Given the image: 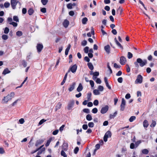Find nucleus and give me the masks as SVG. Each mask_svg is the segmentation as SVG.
I'll return each mask as SVG.
<instances>
[{"mask_svg":"<svg viewBox=\"0 0 157 157\" xmlns=\"http://www.w3.org/2000/svg\"><path fill=\"white\" fill-rule=\"evenodd\" d=\"M2 39L4 40H6L8 39V36L6 35H3L2 36Z\"/></svg>","mask_w":157,"mask_h":157,"instance_id":"obj_59","label":"nucleus"},{"mask_svg":"<svg viewBox=\"0 0 157 157\" xmlns=\"http://www.w3.org/2000/svg\"><path fill=\"white\" fill-rule=\"evenodd\" d=\"M48 2V0H41V2L44 5H46Z\"/></svg>","mask_w":157,"mask_h":157,"instance_id":"obj_37","label":"nucleus"},{"mask_svg":"<svg viewBox=\"0 0 157 157\" xmlns=\"http://www.w3.org/2000/svg\"><path fill=\"white\" fill-rule=\"evenodd\" d=\"M71 48L70 44H69L68 47L66 48L65 51V55L67 56L68 55V52Z\"/></svg>","mask_w":157,"mask_h":157,"instance_id":"obj_22","label":"nucleus"},{"mask_svg":"<svg viewBox=\"0 0 157 157\" xmlns=\"http://www.w3.org/2000/svg\"><path fill=\"white\" fill-rule=\"evenodd\" d=\"M88 126L89 127L93 128L94 127V124L93 122H90L89 123Z\"/></svg>","mask_w":157,"mask_h":157,"instance_id":"obj_43","label":"nucleus"},{"mask_svg":"<svg viewBox=\"0 0 157 157\" xmlns=\"http://www.w3.org/2000/svg\"><path fill=\"white\" fill-rule=\"evenodd\" d=\"M19 122L21 124H23L25 122L24 119L23 118H21L19 120Z\"/></svg>","mask_w":157,"mask_h":157,"instance_id":"obj_61","label":"nucleus"},{"mask_svg":"<svg viewBox=\"0 0 157 157\" xmlns=\"http://www.w3.org/2000/svg\"><path fill=\"white\" fill-rule=\"evenodd\" d=\"M114 67L116 68H119L121 67V66L115 63L114 64Z\"/></svg>","mask_w":157,"mask_h":157,"instance_id":"obj_58","label":"nucleus"},{"mask_svg":"<svg viewBox=\"0 0 157 157\" xmlns=\"http://www.w3.org/2000/svg\"><path fill=\"white\" fill-rule=\"evenodd\" d=\"M22 64L24 67H26L27 66V62L25 60H23L22 61Z\"/></svg>","mask_w":157,"mask_h":157,"instance_id":"obj_49","label":"nucleus"},{"mask_svg":"<svg viewBox=\"0 0 157 157\" xmlns=\"http://www.w3.org/2000/svg\"><path fill=\"white\" fill-rule=\"evenodd\" d=\"M36 48L37 52L40 53L43 49V46L42 44L39 43L37 44Z\"/></svg>","mask_w":157,"mask_h":157,"instance_id":"obj_7","label":"nucleus"},{"mask_svg":"<svg viewBox=\"0 0 157 157\" xmlns=\"http://www.w3.org/2000/svg\"><path fill=\"white\" fill-rule=\"evenodd\" d=\"M89 49L88 47H86L84 49V52L86 53H87L89 52Z\"/></svg>","mask_w":157,"mask_h":157,"instance_id":"obj_40","label":"nucleus"},{"mask_svg":"<svg viewBox=\"0 0 157 157\" xmlns=\"http://www.w3.org/2000/svg\"><path fill=\"white\" fill-rule=\"evenodd\" d=\"M136 117L135 116H131L129 119V121L130 122H132L133 121L135 120Z\"/></svg>","mask_w":157,"mask_h":157,"instance_id":"obj_34","label":"nucleus"},{"mask_svg":"<svg viewBox=\"0 0 157 157\" xmlns=\"http://www.w3.org/2000/svg\"><path fill=\"white\" fill-rule=\"evenodd\" d=\"M68 145H64L63 146L62 149L64 151H67L68 150Z\"/></svg>","mask_w":157,"mask_h":157,"instance_id":"obj_35","label":"nucleus"},{"mask_svg":"<svg viewBox=\"0 0 157 157\" xmlns=\"http://www.w3.org/2000/svg\"><path fill=\"white\" fill-rule=\"evenodd\" d=\"M62 105V104L60 102H58L55 106V111L56 112L58 110L60 109Z\"/></svg>","mask_w":157,"mask_h":157,"instance_id":"obj_12","label":"nucleus"},{"mask_svg":"<svg viewBox=\"0 0 157 157\" xmlns=\"http://www.w3.org/2000/svg\"><path fill=\"white\" fill-rule=\"evenodd\" d=\"M18 1L17 0H11V4L12 8L14 9L17 4Z\"/></svg>","mask_w":157,"mask_h":157,"instance_id":"obj_8","label":"nucleus"},{"mask_svg":"<svg viewBox=\"0 0 157 157\" xmlns=\"http://www.w3.org/2000/svg\"><path fill=\"white\" fill-rule=\"evenodd\" d=\"M28 13L30 15H31L33 14L34 12V10L32 8L29 9L28 10Z\"/></svg>","mask_w":157,"mask_h":157,"instance_id":"obj_26","label":"nucleus"},{"mask_svg":"<svg viewBox=\"0 0 157 157\" xmlns=\"http://www.w3.org/2000/svg\"><path fill=\"white\" fill-rule=\"evenodd\" d=\"M69 24V21L67 19L65 20L63 23V25L65 28H67Z\"/></svg>","mask_w":157,"mask_h":157,"instance_id":"obj_11","label":"nucleus"},{"mask_svg":"<svg viewBox=\"0 0 157 157\" xmlns=\"http://www.w3.org/2000/svg\"><path fill=\"white\" fill-rule=\"evenodd\" d=\"M99 72L98 71H95L93 73V75L94 76L97 77L99 75Z\"/></svg>","mask_w":157,"mask_h":157,"instance_id":"obj_52","label":"nucleus"},{"mask_svg":"<svg viewBox=\"0 0 157 157\" xmlns=\"http://www.w3.org/2000/svg\"><path fill=\"white\" fill-rule=\"evenodd\" d=\"M27 79H28V77H26L25 78V79L24 80L23 82H22V83L21 84V85L20 86H18L17 87L20 88V87H21L23 86L24 84L25 83V82L27 80Z\"/></svg>","mask_w":157,"mask_h":157,"instance_id":"obj_41","label":"nucleus"},{"mask_svg":"<svg viewBox=\"0 0 157 157\" xmlns=\"http://www.w3.org/2000/svg\"><path fill=\"white\" fill-rule=\"evenodd\" d=\"M44 145H43L42 146H40L39 147V148H37V149H36V150L32 151L31 152V154H33L34 153L36 152L37 151H38L39 150H40L42 147H44Z\"/></svg>","mask_w":157,"mask_h":157,"instance_id":"obj_25","label":"nucleus"},{"mask_svg":"<svg viewBox=\"0 0 157 157\" xmlns=\"http://www.w3.org/2000/svg\"><path fill=\"white\" fill-rule=\"evenodd\" d=\"M88 19L86 17H84L82 19V23L83 24L85 25L86 24L87 22L88 21Z\"/></svg>","mask_w":157,"mask_h":157,"instance_id":"obj_24","label":"nucleus"},{"mask_svg":"<svg viewBox=\"0 0 157 157\" xmlns=\"http://www.w3.org/2000/svg\"><path fill=\"white\" fill-rule=\"evenodd\" d=\"M79 148L78 147H76L74 150V153L75 154H77L78 151H79Z\"/></svg>","mask_w":157,"mask_h":157,"instance_id":"obj_44","label":"nucleus"},{"mask_svg":"<svg viewBox=\"0 0 157 157\" xmlns=\"http://www.w3.org/2000/svg\"><path fill=\"white\" fill-rule=\"evenodd\" d=\"M61 155L63 157H67V155H66V153L63 150H62L61 152Z\"/></svg>","mask_w":157,"mask_h":157,"instance_id":"obj_38","label":"nucleus"},{"mask_svg":"<svg viewBox=\"0 0 157 157\" xmlns=\"http://www.w3.org/2000/svg\"><path fill=\"white\" fill-rule=\"evenodd\" d=\"M17 36H21L22 35V33L21 31H18L16 33Z\"/></svg>","mask_w":157,"mask_h":157,"instance_id":"obj_42","label":"nucleus"},{"mask_svg":"<svg viewBox=\"0 0 157 157\" xmlns=\"http://www.w3.org/2000/svg\"><path fill=\"white\" fill-rule=\"evenodd\" d=\"M143 82V77L140 75H137V78L135 81L136 84L141 83Z\"/></svg>","mask_w":157,"mask_h":157,"instance_id":"obj_4","label":"nucleus"},{"mask_svg":"<svg viewBox=\"0 0 157 157\" xmlns=\"http://www.w3.org/2000/svg\"><path fill=\"white\" fill-rule=\"evenodd\" d=\"M86 119L88 121H90L92 119V116L91 115L88 114L86 116Z\"/></svg>","mask_w":157,"mask_h":157,"instance_id":"obj_27","label":"nucleus"},{"mask_svg":"<svg viewBox=\"0 0 157 157\" xmlns=\"http://www.w3.org/2000/svg\"><path fill=\"white\" fill-rule=\"evenodd\" d=\"M67 7L68 9H72V3H70L67 5Z\"/></svg>","mask_w":157,"mask_h":157,"instance_id":"obj_45","label":"nucleus"},{"mask_svg":"<svg viewBox=\"0 0 157 157\" xmlns=\"http://www.w3.org/2000/svg\"><path fill=\"white\" fill-rule=\"evenodd\" d=\"M93 93L95 95H98L100 94L99 90L97 89H95L94 90Z\"/></svg>","mask_w":157,"mask_h":157,"instance_id":"obj_31","label":"nucleus"},{"mask_svg":"<svg viewBox=\"0 0 157 157\" xmlns=\"http://www.w3.org/2000/svg\"><path fill=\"white\" fill-rule=\"evenodd\" d=\"M15 94L13 92H12L8 94L6 96L9 99V101L11 100L14 97Z\"/></svg>","mask_w":157,"mask_h":157,"instance_id":"obj_10","label":"nucleus"},{"mask_svg":"<svg viewBox=\"0 0 157 157\" xmlns=\"http://www.w3.org/2000/svg\"><path fill=\"white\" fill-rule=\"evenodd\" d=\"M109 108V106L107 105H106L104 107H103L101 110V113L102 114L105 113L108 111Z\"/></svg>","mask_w":157,"mask_h":157,"instance_id":"obj_6","label":"nucleus"},{"mask_svg":"<svg viewBox=\"0 0 157 157\" xmlns=\"http://www.w3.org/2000/svg\"><path fill=\"white\" fill-rule=\"evenodd\" d=\"M82 128L84 130H86L88 128V126L86 124H84L82 126Z\"/></svg>","mask_w":157,"mask_h":157,"instance_id":"obj_60","label":"nucleus"},{"mask_svg":"<svg viewBox=\"0 0 157 157\" xmlns=\"http://www.w3.org/2000/svg\"><path fill=\"white\" fill-rule=\"evenodd\" d=\"M117 114V111L114 112L113 114H110V118H113Z\"/></svg>","mask_w":157,"mask_h":157,"instance_id":"obj_32","label":"nucleus"},{"mask_svg":"<svg viewBox=\"0 0 157 157\" xmlns=\"http://www.w3.org/2000/svg\"><path fill=\"white\" fill-rule=\"evenodd\" d=\"M123 80V78L121 77L117 79L118 82L120 83H121L122 82Z\"/></svg>","mask_w":157,"mask_h":157,"instance_id":"obj_57","label":"nucleus"},{"mask_svg":"<svg viewBox=\"0 0 157 157\" xmlns=\"http://www.w3.org/2000/svg\"><path fill=\"white\" fill-rule=\"evenodd\" d=\"M9 101V99L6 96L4 97L2 99V103L3 104L7 103Z\"/></svg>","mask_w":157,"mask_h":157,"instance_id":"obj_18","label":"nucleus"},{"mask_svg":"<svg viewBox=\"0 0 157 157\" xmlns=\"http://www.w3.org/2000/svg\"><path fill=\"white\" fill-rule=\"evenodd\" d=\"M44 141L43 140H39L36 141L35 144L36 147H37L38 145L42 143Z\"/></svg>","mask_w":157,"mask_h":157,"instance_id":"obj_15","label":"nucleus"},{"mask_svg":"<svg viewBox=\"0 0 157 157\" xmlns=\"http://www.w3.org/2000/svg\"><path fill=\"white\" fill-rule=\"evenodd\" d=\"M40 11L44 13L46 12V9L45 8H43L40 9Z\"/></svg>","mask_w":157,"mask_h":157,"instance_id":"obj_62","label":"nucleus"},{"mask_svg":"<svg viewBox=\"0 0 157 157\" xmlns=\"http://www.w3.org/2000/svg\"><path fill=\"white\" fill-rule=\"evenodd\" d=\"M156 125V122L155 121L152 120V123L151 124H150V127H154Z\"/></svg>","mask_w":157,"mask_h":157,"instance_id":"obj_28","label":"nucleus"},{"mask_svg":"<svg viewBox=\"0 0 157 157\" xmlns=\"http://www.w3.org/2000/svg\"><path fill=\"white\" fill-rule=\"evenodd\" d=\"M10 72V71H9L8 68L5 69L2 72V74L5 75L7 74Z\"/></svg>","mask_w":157,"mask_h":157,"instance_id":"obj_20","label":"nucleus"},{"mask_svg":"<svg viewBox=\"0 0 157 157\" xmlns=\"http://www.w3.org/2000/svg\"><path fill=\"white\" fill-rule=\"evenodd\" d=\"M112 136V133L110 131H108L105 134L103 137V140L105 142L107 141V139L108 137H110Z\"/></svg>","mask_w":157,"mask_h":157,"instance_id":"obj_2","label":"nucleus"},{"mask_svg":"<svg viewBox=\"0 0 157 157\" xmlns=\"http://www.w3.org/2000/svg\"><path fill=\"white\" fill-rule=\"evenodd\" d=\"M149 151L147 149H145L142 150V153L144 154L147 155L148 154Z\"/></svg>","mask_w":157,"mask_h":157,"instance_id":"obj_33","label":"nucleus"},{"mask_svg":"<svg viewBox=\"0 0 157 157\" xmlns=\"http://www.w3.org/2000/svg\"><path fill=\"white\" fill-rule=\"evenodd\" d=\"M132 56V54L131 52H129L128 53V59H131Z\"/></svg>","mask_w":157,"mask_h":157,"instance_id":"obj_39","label":"nucleus"},{"mask_svg":"<svg viewBox=\"0 0 157 157\" xmlns=\"http://www.w3.org/2000/svg\"><path fill=\"white\" fill-rule=\"evenodd\" d=\"M13 20L14 21H16V22H18L19 21L18 17L16 16H14L13 17Z\"/></svg>","mask_w":157,"mask_h":157,"instance_id":"obj_55","label":"nucleus"},{"mask_svg":"<svg viewBox=\"0 0 157 157\" xmlns=\"http://www.w3.org/2000/svg\"><path fill=\"white\" fill-rule=\"evenodd\" d=\"M4 6L6 8H8L10 6V4L9 2H6L4 3Z\"/></svg>","mask_w":157,"mask_h":157,"instance_id":"obj_46","label":"nucleus"},{"mask_svg":"<svg viewBox=\"0 0 157 157\" xmlns=\"http://www.w3.org/2000/svg\"><path fill=\"white\" fill-rule=\"evenodd\" d=\"M125 105H123L122 104H121V110L122 111H123L125 108Z\"/></svg>","mask_w":157,"mask_h":157,"instance_id":"obj_56","label":"nucleus"},{"mask_svg":"<svg viewBox=\"0 0 157 157\" xmlns=\"http://www.w3.org/2000/svg\"><path fill=\"white\" fill-rule=\"evenodd\" d=\"M52 140V139L51 138H50L48 140H47V143L45 144V146L46 147H48L49 145Z\"/></svg>","mask_w":157,"mask_h":157,"instance_id":"obj_30","label":"nucleus"},{"mask_svg":"<svg viewBox=\"0 0 157 157\" xmlns=\"http://www.w3.org/2000/svg\"><path fill=\"white\" fill-rule=\"evenodd\" d=\"M126 60V58L123 56L121 57L120 59V63L122 65H124L125 64Z\"/></svg>","mask_w":157,"mask_h":157,"instance_id":"obj_9","label":"nucleus"},{"mask_svg":"<svg viewBox=\"0 0 157 157\" xmlns=\"http://www.w3.org/2000/svg\"><path fill=\"white\" fill-rule=\"evenodd\" d=\"M83 112L87 113H90L89 110L88 109H84L83 110Z\"/></svg>","mask_w":157,"mask_h":157,"instance_id":"obj_63","label":"nucleus"},{"mask_svg":"<svg viewBox=\"0 0 157 157\" xmlns=\"http://www.w3.org/2000/svg\"><path fill=\"white\" fill-rule=\"evenodd\" d=\"M83 88V87L82 84L81 83H80L77 89V90L78 92H80L82 90Z\"/></svg>","mask_w":157,"mask_h":157,"instance_id":"obj_16","label":"nucleus"},{"mask_svg":"<svg viewBox=\"0 0 157 157\" xmlns=\"http://www.w3.org/2000/svg\"><path fill=\"white\" fill-rule=\"evenodd\" d=\"M75 84V83L74 82L72 83V85L70 86V87L68 88V90L69 91L71 92L74 89Z\"/></svg>","mask_w":157,"mask_h":157,"instance_id":"obj_13","label":"nucleus"},{"mask_svg":"<svg viewBox=\"0 0 157 157\" xmlns=\"http://www.w3.org/2000/svg\"><path fill=\"white\" fill-rule=\"evenodd\" d=\"M143 125L144 127L145 128H147L148 127L149 124L147 120H145L143 122Z\"/></svg>","mask_w":157,"mask_h":157,"instance_id":"obj_17","label":"nucleus"},{"mask_svg":"<svg viewBox=\"0 0 157 157\" xmlns=\"http://www.w3.org/2000/svg\"><path fill=\"white\" fill-rule=\"evenodd\" d=\"M104 49L106 52L109 54L110 52V47L109 45H107L104 47Z\"/></svg>","mask_w":157,"mask_h":157,"instance_id":"obj_14","label":"nucleus"},{"mask_svg":"<svg viewBox=\"0 0 157 157\" xmlns=\"http://www.w3.org/2000/svg\"><path fill=\"white\" fill-rule=\"evenodd\" d=\"M20 100L19 99H17V100H16L14 102H13L11 105L12 106H14L15 105H16L17 101H19Z\"/></svg>","mask_w":157,"mask_h":157,"instance_id":"obj_51","label":"nucleus"},{"mask_svg":"<svg viewBox=\"0 0 157 157\" xmlns=\"http://www.w3.org/2000/svg\"><path fill=\"white\" fill-rule=\"evenodd\" d=\"M98 90L101 91H102L104 90V88L102 86H99L98 87Z\"/></svg>","mask_w":157,"mask_h":157,"instance_id":"obj_47","label":"nucleus"},{"mask_svg":"<svg viewBox=\"0 0 157 157\" xmlns=\"http://www.w3.org/2000/svg\"><path fill=\"white\" fill-rule=\"evenodd\" d=\"M69 15L71 16H73L75 14L74 11H71L69 12Z\"/></svg>","mask_w":157,"mask_h":157,"instance_id":"obj_64","label":"nucleus"},{"mask_svg":"<svg viewBox=\"0 0 157 157\" xmlns=\"http://www.w3.org/2000/svg\"><path fill=\"white\" fill-rule=\"evenodd\" d=\"M100 145L99 144H97L96 145H95L96 148H95V149L94 150V154L95 151H96L97 150H98V149H99L100 148Z\"/></svg>","mask_w":157,"mask_h":157,"instance_id":"obj_36","label":"nucleus"},{"mask_svg":"<svg viewBox=\"0 0 157 157\" xmlns=\"http://www.w3.org/2000/svg\"><path fill=\"white\" fill-rule=\"evenodd\" d=\"M91 92L87 93V98L88 101H90L91 100Z\"/></svg>","mask_w":157,"mask_h":157,"instance_id":"obj_29","label":"nucleus"},{"mask_svg":"<svg viewBox=\"0 0 157 157\" xmlns=\"http://www.w3.org/2000/svg\"><path fill=\"white\" fill-rule=\"evenodd\" d=\"M104 81L105 83L106 86L110 90L111 89V87L109 86V83L108 82L107 79L106 77L104 78Z\"/></svg>","mask_w":157,"mask_h":157,"instance_id":"obj_19","label":"nucleus"},{"mask_svg":"<svg viewBox=\"0 0 157 157\" xmlns=\"http://www.w3.org/2000/svg\"><path fill=\"white\" fill-rule=\"evenodd\" d=\"M93 103H94V105H96V106L98 105L99 103V102H98V100L97 99L95 100L93 102Z\"/></svg>","mask_w":157,"mask_h":157,"instance_id":"obj_54","label":"nucleus"},{"mask_svg":"<svg viewBox=\"0 0 157 157\" xmlns=\"http://www.w3.org/2000/svg\"><path fill=\"white\" fill-rule=\"evenodd\" d=\"M77 68V66L76 64H75L72 66L71 67L69 70L68 71V72H69L70 71L73 73H75L76 72Z\"/></svg>","mask_w":157,"mask_h":157,"instance_id":"obj_3","label":"nucleus"},{"mask_svg":"<svg viewBox=\"0 0 157 157\" xmlns=\"http://www.w3.org/2000/svg\"><path fill=\"white\" fill-rule=\"evenodd\" d=\"M87 66L89 67V68L91 70H93L94 67V66L92 64V63H87Z\"/></svg>","mask_w":157,"mask_h":157,"instance_id":"obj_23","label":"nucleus"},{"mask_svg":"<svg viewBox=\"0 0 157 157\" xmlns=\"http://www.w3.org/2000/svg\"><path fill=\"white\" fill-rule=\"evenodd\" d=\"M115 41L117 44L118 46L120 48H121L123 49V47L121 45V44L117 40L116 38H115L114 39Z\"/></svg>","mask_w":157,"mask_h":157,"instance_id":"obj_21","label":"nucleus"},{"mask_svg":"<svg viewBox=\"0 0 157 157\" xmlns=\"http://www.w3.org/2000/svg\"><path fill=\"white\" fill-rule=\"evenodd\" d=\"M9 31V29L8 27H6L4 30V33L5 34H7L8 33Z\"/></svg>","mask_w":157,"mask_h":157,"instance_id":"obj_48","label":"nucleus"},{"mask_svg":"<svg viewBox=\"0 0 157 157\" xmlns=\"http://www.w3.org/2000/svg\"><path fill=\"white\" fill-rule=\"evenodd\" d=\"M98 111L97 109L96 108H95L92 109V112L94 113H96L98 112Z\"/></svg>","mask_w":157,"mask_h":157,"instance_id":"obj_50","label":"nucleus"},{"mask_svg":"<svg viewBox=\"0 0 157 157\" xmlns=\"http://www.w3.org/2000/svg\"><path fill=\"white\" fill-rule=\"evenodd\" d=\"M147 63V61L146 59H144L143 60L141 58H138L136 59V61L134 63V64L136 67L138 68L139 66L141 67H143Z\"/></svg>","mask_w":157,"mask_h":157,"instance_id":"obj_1","label":"nucleus"},{"mask_svg":"<svg viewBox=\"0 0 157 157\" xmlns=\"http://www.w3.org/2000/svg\"><path fill=\"white\" fill-rule=\"evenodd\" d=\"M46 121V120L44 119H42L40 121L38 124L40 125L43 124L44 122H45Z\"/></svg>","mask_w":157,"mask_h":157,"instance_id":"obj_53","label":"nucleus"},{"mask_svg":"<svg viewBox=\"0 0 157 157\" xmlns=\"http://www.w3.org/2000/svg\"><path fill=\"white\" fill-rule=\"evenodd\" d=\"M75 103V101L74 100H72L70 101L68 103L67 109L69 110L71 109L73 107Z\"/></svg>","mask_w":157,"mask_h":157,"instance_id":"obj_5","label":"nucleus"}]
</instances>
